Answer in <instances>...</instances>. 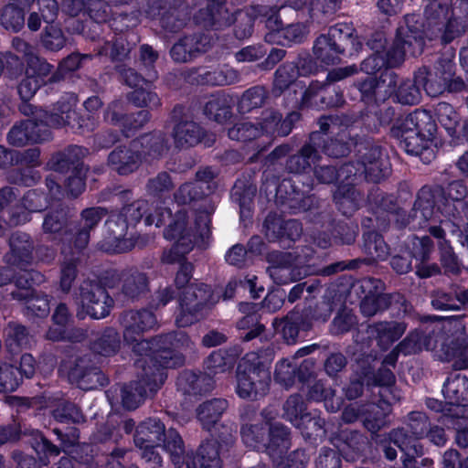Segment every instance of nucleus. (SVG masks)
<instances>
[{"label": "nucleus", "mask_w": 468, "mask_h": 468, "mask_svg": "<svg viewBox=\"0 0 468 468\" xmlns=\"http://www.w3.org/2000/svg\"><path fill=\"white\" fill-rule=\"evenodd\" d=\"M76 106L77 98L74 94L62 97L50 113L39 111L37 118L26 120L14 126L8 133L9 143L15 146H23L27 143L46 141L50 137L48 127L82 128L83 124L80 122L75 112Z\"/></svg>", "instance_id": "f03ea898"}, {"label": "nucleus", "mask_w": 468, "mask_h": 468, "mask_svg": "<svg viewBox=\"0 0 468 468\" xmlns=\"http://www.w3.org/2000/svg\"><path fill=\"white\" fill-rule=\"evenodd\" d=\"M397 76L388 69L381 72L378 80L367 77L359 84V90L364 98L374 97L376 101H385L396 90Z\"/></svg>", "instance_id": "412c9836"}, {"label": "nucleus", "mask_w": 468, "mask_h": 468, "mask_svg": "<svg viewBox=\"0 0 468 468\" xmlns=\"http://www.w3.org/2000/svg\"><path fill=\"white\" fill-rule=\"evenodd\" d=\"M40 41L45 48L58 51L65 47L67 38L59 27L48 25L41 35Z\"/></svg>", "instance_id": "8fccbe9b"}, {"label": "nucleus", "mask_w": 468, "mask_h": 468, "mask_svg": "<svg viewBox=\"0 0 468 468\" xmlns=\"http://www.w3.org/2000/svg\"><path fill=\"white\" fill-rule=\"evenodd\" d=\"M356 146L357 147L356 162L341 166L339 176L350 173L351 177H363L370 181L382 179L388 171L382 160L380 148L368 142L356 144Z\"/></svg>", "instance_id": "9b49d317"}, {"label": "nucleus", "mask_w": 468, "mask_h": 468, "mask_svg": "<svg viewBox=\"0 0 468 468\" xmlns=\"http://www.w3.org/2000/svg\"><path fill=\"white\" fill-rule=\"evenodd\" d=\"M342 0H311L310 16L319 22L333 16L341 6Z\"/></svg>", "instance_id": "603ef678"}, {"label": "nucleus", "mask_w": 468, "mask_h": 468, "mask_svg": "<svg viewBox=\"0 0 468 468\" xmlns=\"http://www.w3.org/2000/svg\"><path fill=\"white\" fill-rule=\"evenodd\" d=\"M53 417L59 422L79 423L83 420L80 410L72 403L58 400L52 411Z\"/></svg>", "instance_id": "6e6d98bb"}, {"label": "nucleus", "mask_w": 468, "mask_h": 468, "mask_svg": "<svg viewBox=\"0 0 468 468\" xmlns=\"http://www.w3.org/2000/svg\"><path fill=\"white\" fill-rule=\"evenodd\" d=\"M436 115L439 122L450 135H452L460 121L459 114L453 107L447 102H440L436 107Z\"/></svg>", "instance_id": "5fc2aeb1"}, {"label": "nucleus", "mask_w": 468, "mask_h": 468, "mask_svg": "<svg viewBox=\"0 0 468 468\" xmlns=\"http://www.w3.org/2000/svg\"><path fill=\"white\" fill-rule=\"evenodd\" d=\"M235 363V355L223 350L213 352L206 360L207 374L218 375L230 370Z\"/></svg>", "instance_id": "ea45409f"}, {"label": "nucleus", "mask_w": 468, "mask_h": 468, "mask_svg": "<svg viewBox=\"0 0 468 468\" xmlns=\"http://www.w3.org/2000/svg\"><path fill=\"white\" fill-rule=\"evenodd\" d=\"M32 437V447L39 456L41 465L48 463V456H57L59 450L52 445L38 431H32L29 434Z\"/></svg>", "instance_id": "49530a36"}, {"label": "nucleus", "mask_w": 468, "mask_h": 468, "mask_svg": "<svg viewBox=\"0 0 468 468\" xmlns=\"http://www.w3.org/2000/svg\"><path fill=\"white\" fill-rule=\"evenodd\" d=\"M308 71L303 69L301 70L293 64H286L280 67L275 74L274 80V91H280L286 89H292L296 93V88L301 90V100L303 105L307 106H326V107H338L343 103L342 95L336 93L335 99L327 101H324V94L328 92V88L320 86L318 84H312L308 89L304 90L305 84L301 81H296L300 74H307Z\"/></svg>", "instance_id": "6e6552de"}, {"label": "nucleus", "mask_w": 468, "mask_h": 468, "mask_svg": "<svg viewBox=\"0 0 468 468\" xmlns=\"http://www.w3.org/2000/svg\"><path fill=\"white\" fill-rule=\"evenodd\" d=\"M145 362L147 367H144V371L147 379L144 378L139 382H133L122 390V404L127 410L136 409L144 400L148 393H154L160 388L165 378L164 372L157 367L158 364H155L154 367L156 368L153 371L151 363Z\"/></svg>", "instance_id": "dca6fc26"}, {"label": "nucleus", "mask_w": 468, "mask_h": 468, "mask_svg": "<svg viewBox=\"0 0 468 468\" xmlns=\"http://www.w3.org/2000/svg\"><path fill=\"white\" fill-rule=\"evenodd\" d=\"M204 112L209 119L219 123L226 122L231 116L230 109L226 101L220 98L210 99L206 103Z\"/></svg>", "instance_id": "4d7b16f0"}, {"label": "nucleus", "mask_w": 468, "mask_h": 468, "mask_svg": "<svg viewBox=\"0 0 468 468\" xmlns=\"http://www.w3.org/2000/svg\"><path fill=\"white\" fill-rule=\"evenodd\" d=\"M170 211L159 206L158 201L151 204L146 200H138L122 207L120 211L112 212L106 221L110 232L109 246L104 250L111 252H125L132 250L134 242L126 239L128 229L133 227L144 216L146 225L160 227L165 218H169Z\"/></svg>", "instance_id": "20e7f679"}, {"label": "nucleus", "mask_w": 468, "mask_h": 468, "mask_svg": "<svg viewBox=\"0 0 468 468\" xmlns=\"http://www.w3.org/2000/svg\"><path fill=\"white\" fill-rule=\"evenodd\" d=\"M86 172L87 169L83 165L77 166L72 172V176L69 177L67 188L71 196L77 197L84 190Z\"/></svg>", "instance_id": "338daca9"}, {"label": "nucleus", "mask_w": 468, "mask_h": 468, "mask_svg": "<svg viewBox=\"0 0 468 468\" xmlns=\"http://www.w3.org/2000/svg\"><path fill=\"white\" fill-rule=\"evenodd\" d=\"M148 86L142 85L131 93V101L139 107H157L159 99L156 93L148 90Z\"/></svg>", "instance_id": "0e129e2a"}, {"label": "nucleus", "mask_w": 468, "mask_h": 468, "mask_svg": "<svg viewBox=\"0 0 468 468\" xmlns=\"http://www.w3.org/2000/svg\"><path fill=\"white\" fill-rule=\"evenodd\" d=\"M106 211L102 207H90L81 213V227L74 236V248L77 251L84 249L90 239V230L105 217Z\"/></svg>", "instance_id": "393cba45"}, {"label": "nucleus", "mask_w": 468, "mask_h": 468, "mask_svg": "<svg viewBox=\"0 0 468 468\" xmlns=\"http://www.w3.org/2000/svg\"><path fill=\"white\" fill-rule=\"evenodd\" d=\"M468 388V381L465 376L454 374L449 377L443 384L442 393L450 404H459Z\"/></svg>", "instance_id": "58836bf2"}, {"label": "nucleus", "mask_w": 468, "mask_h": 468, "mask_svg": "<svg viewBox=\"0 0 468 468\" xmlns=\"http://www.w3.org/2000/svg\"><path fill=\"white\" fill-rule=\"evenodd\" d=\"M77 305V315L80 318L88 315L93 319H101L110 314L113 300L99 283L84 282L80 287Z\"/></svg>", "instance_id": "4468645a"}, {"label": "nucleus", "mask_w": 468, "mask_h": 468, "mask_svg": "<svg viewBox=\"0 0 468 468\" xmlns=\"http://www.w3.org/2000/svg\"><path fill=\"white\" fill-rule=\"evenodd\" d=\"M165 238L175 240V244L168 251L164 252L163 261L173 263L180 261L182 257L192 250L197 242V237L186 228V215L178 211L175 219L165 230Z\"/></svg>", "instance_id": "2eb2a0df"}, {"label": "nucleus", "mask_w": 468, "mask_h": 468, "mask_svg": "<svg viewBox=\"0 0 468 468\" xmlns=\"http://www.w3.org/2000/svg\"><path fill=\"white\" fill-rule=\"evenodd\" d=\"M21 381L17 369L8 364L0 365V393L15 391Z\"/></svg>", "instance_id": "052dcab7"}, {"label": "nucleus", "mask_w": 468, "mask_h": 468, "mask_svg": "<svg viewBox=\"0 0 468 468\" xmlns=\"http://www.w3.org/2000/svg\"><path fill=\"white\" fill-rule=\"evenodd\" d=\"M420 27L421 24L419 23L417 16H406L404 25L398 28L395 41L385 53V57L380 51V48H384V43L381 36L378 35L376 39L368 43L375 53L363 60L361 70L367 75H372L385 66L396 67L399 65L407 54L411 56L420 54L424 46Z\"/></svg>", "instance_id": "7ed1b4c3"}, {"label": "nucleus", "mask_w": 468, "mask_h": 468, "mask_svg": "<svg viewBox=\"0 0 468 468\" xmlns=\"http://www.w3.org/2000/svg\"><path fill=\"white\" fill-rule=\"evenodd\" d=\"M452 75V65L448 64L447 71L439 80L426 69H420L416 72V82L422 86L426 93L431 97H436L442 93L447 82Z\"/></svg>", "instance_id": "c756f323"}, {"label": "nucleus", "mask_w": 468, "mask_h": 468, "mask_svg": "<svg viewBox=\"0 0 468 468\" xmlns=\"http://www.w3.org/2000/svg\"><path fill=\"white\" fill-rule=\"evenodd\" d=\"M376 380L378 385L385 387L380 391V395L384 397L386 400L383 401L385 408L380 405H369L370 412L374 413V416L368 414V416L365 417L364 421L365 426L372 432H376L386 423L385 417L389 411V404L391 403L388 399L387 392L390 391L388 387L393 384L395 378L390 369H381L379 370Z\"/></svg>", "instance_id": "6ab92c4d"}, {"label": "nucleus", "mask_w": 468, "mask_h": 468, "mask_svg": "<svg viewBox=\"0 0 468 468\" xmlns=\"http://www.w3.org/2000/svg\"><path fill=\"white\" fill-rule=\"evenodd\" d=\"M346 128L341 130V132L337 134L338 137L335 139H330V141L324 138V134L314 133L312 134L311 142L313 145H320V143H324L322 147L323 152L331 157H340L344 156L349 151V146L353 144L352 140L350 142H346L345 139L347 138V135H350V132L346 133Z\"/></svg>", "instance_id": "cd10ccee"}, {"label": "nucleus", "mask_w": 468, "mask_h": 468, "mask_svg": "<svg viewBox=\"0 0 468 468\" xmlns=\"http://www.w3.org/2000/svg\"><path fill=\"white\" fill-rule=\"evenodd\" d=\"M148 280L144 273L138 271H130L125 275L122 292L129 298H136L147 291Z\"/></svg>", "instance_id": "79ce46f5"}, {"label": "nucleus", "mask_w": 468, "mask_h": 468, "mask_svg": "<svg viewBox=\"0 0 468 468\" xmlns=\"http://www.w3.org/2000/svg\"><path fill=\"white\" fill-rule=\"evenodd\" d=\"M210 47V39L206 36H188L181 38L171 48V57L176 62H187Z\"/></svg>", "instance_id": "4be33fe9"}, {"label": "nucleus", "mask_w": 468, "mask_h": 468, "mask_svg": "<svg viewBox=\"0 0 468 468\" xmlns=\"http://www.w3.org/2000/svg\"><path fill=\"white\" fill-rule=\"evenodd\" d=\"M122 324L124 341L132 346L133 351L138 356L149 357L150 363L158 364L162 368H174L184 364L180 351L189 345L184 333H173L151 341L141 340L144 332L157 325V319L150 310L129 311L123 314Z\"/></svg>", "instance_id": "f257e3e1"}, {"label": "nucleus", "mask_w": 468, "mask_h": 468, "mask_svg": "<svg viewBox=\"0 0 468 468\" xmlns=\"http://www.w3.org/2000/svg\"><path fill=\"white\" fill-rule=\"evenodd\" d=\"M304 403L301 396L292 395L285 402L283 406V417L292 422L295 427L303 430H311L317 432L323 429L320 420L312 418L304 412Z\"/></svg>", "instance_id": "aec40b11"}, {"label": "nucleus", "mask_w": 468, "mask_h": 468, "mask_svg": "<svg viewBox=\"0 0 468 468\" xmlns=\"http://www.w3.org/2000/svg\"><path fill=\"white\" fill-rule=\"evenodd\" d=\"M69 314L65 304H59L55 310L53 314L54 327H51L48 333L47 337L53 341H58L66 338L65 327L69 322Z\"/></svg>", "instance_id": "09e8293b"}, {"label": "nucleus", "mask_w": 468, "mask_h": 468, "mask_svg": "<svg viewBox=\"0 0 468 468\" xmlns=\"http://www.w3.org/2000/svg\"><path fill=\"white\" fill-rule=\"evenodd\" d=\"M120 342L117 333L113 329H108L103 336L94 345V350L103 356H111L117 352Z\"/></svg>", "instance_id": "e2e57ef3"}, {"label": "nucleus", "mask_w": 468, "mask_h": 468, "mask_svg": "<svg viewBox=\"0 0 468 468\" xmlns=\"http://www.w3.org/2000/svg\"><path fill=\"white\" fill-rule=\"evenodd\" d=\"M266 98V91L262 87H253L242 95L239 108L242 112H248L262 105Z\"/></svg>", "instance_id": "13d9d810"}, {"label": "nucleus", "mask_w": 468, "mask_h": 468, "mask_svg": "<svg viewBox=\"0 0 468 468\" xmlns=\"http://www.w3.org/2000/svg\"><path fill=\"white\" fill-rule=\"evenodd\" d=\"M276 414V410L266 409L261 413L262 418L266 420L265 425L259 426L256 423L243 425L241 437L244 443L253 449H260L261 445L270 450L274 446L287 448L289 432L285 427L274 425L269 428L267 434V426Z\"/></svg>", "instance_id": "f8f14e48"}, {"label": "nucleus", "mask_w": 468, "mask_h": 468, "mask_svg": "<svg viewBox=\"0 0 468 468\" xmlns=\"http://www.w3.org/2000/svg\"><path fill=\"white\" fill-rule=\"evenodd\" d=\"M165 426L158 419H148L136 429L134 442L139 448L143 444H159L165 435Z\"/></svg>", "instance_id": "a878e982"}, {"label": "nucleus", "mask_w": 468, "mask_h": 468, "mask_svg": "<svg viewBox=\"0 0 468 468\" xmlns=\"http://www.w3.org/2000/svg\"><path fill=\"white\" fill-rule=\"evenodd\" d=\"M438 339L431 335H423L420 331L410 333L398 346V350L404 355L422 351L423 349H435Z\"/></svg>", "instance_id": "473e14b6"}, {"label": "nucleus", "mask_w": 468, "mask_h": 468, "mask_svg": "<svg viewBox=\"0 0 468 468\" xmlns=\"http://www.w3.org/2000/svg\"><path fill=\"white\" fill-rule=\"evenodd\" d=\"M235 36L239 39H244L251 36L253 31V17L243 11L236 13Z\"/></svg>", "instance_id": "69168bd1"}, {"label": "nucleus", "mask_w": 468, "mask_h": 468, "mask_svg": "<svg viewBox=\"0 0 468 468\" xmlns=\"http://www.w3.org/2000/svg\"><path fill=\"white\" fill-rule=\"evenodd\" d=\"M397 101L405 105H415L420 101L421 93L420 85L414 80H405L400 83L396 91Z\"/></svg>", "instance_id": "de8ad7c7"}, {"label": "nucleus", "mask_w": 468, "mask_h": 468, "mask_svg": "<svg viewBox=\"0 0 468 468\" xmlns=\"http://www.w3.org/2000/svg\"><path fill=\"white\" fill-rule=\"evenodd\" d=\"M354 29L348 24H336L330 27L326 35H321L314 42V55L316 60L324 65L336 63L340 55L351 45L350 55L361 48V42L353 36Z\"/></svg>", "instance_id": "1a4fd4ad"}, {"label": "nucleus", "mask_w": 468, "mask_h": 468, "mask_svg": "<svg viewBox=\"0 0 468 468\" xmlns=\"http://www.w3.org/2000/svg\"><path fill=\"white\" fill-rule=\"evenodd\" d=\"M0 22L5 29L17 32L25 24L23 11L13 5H8L0 14Z\"/></svg>", "instance_id": "3c124183"}, {"label": "nucleus", "mask_w": 468, "mask_h": 468, "mask_svg": "<svg viewBox=\"0 0 468 468\" xmlns=\"http://www.w3.org/2000/svg\"><path fill=\"white\" fill-rule=\"evenodd\" d=\"M309 398L314 400H324L328 411H336L341 408L342 401L339 398L335 399V391L324 388L322 382L315 383L309 391Z\"/></svg>", "instance_id": "a18cd8bd"}, {"label": "nucleus", "mask_w": 468, "mask_h": 468, "mask_svg": "<svg viewBox=\"0 0 468 468\" xmlns=\"http://www.w3.org/2000/svg\"><path fill=\"white\" fill-rule=\"evenodd\" d=\"M105 119L112 124L123 128L125 136H130L132 130L138 129L148 122L149 113L147 111L142 110L136 115L125 116L122 114V104L116 101L109 106Z\"/></svg>", "instance_id": "5701e85b"}, {"label": "nucleus", "mask_w": 468, "mask_h": 468, "mask_svg": "<svg viewBox=\"0 0 468 468\" xmlns=\"http://www.w3.org/2000/svg\"><path fill=\"white\" fill-rule=\"evenodd\" d=\"M184 111L185 109L182 106H176L173 112V118L176 122L173 135L175 143L178 147L193 146L201 142L203 135L200 126L191 121L184 113Z\"/></svg>", "instance_id": "a211bd4d"}, {"label": "nucleus", "mask_w": 468, "mask_h": 468, "mask_svg": "<svg viewBox=\"0 0 468 468\" xmlns=\"http://www.w3.org/2000/svg\"><path fill=\"white\" fill-rule=\"evenodd\" d=\"M435 124L432 122L431 115L426 111L416 110L403 118L396 127V135L401 137L410 133H418L421 131L422 135L433 134Z\"/></svg>", "instance_id": "b1692460"}, {"label": "nucleus", "mask_w": 468, "mask_h": 468, "mask_svg": "<svg viewBox=\"0 0 468 468\" xmlns=\"http://www.w3.org/2000/svg\"><path fill=\"white\" fill-rule=\"evenodd\" d=\"M408 428L407 431L399 429L392 431L390 440L406 455L403 459L404 468H414L412 463L415 456L421 454L417 440L427 435L430 422L425 414L415 412L410 416Z\"/></svg>", "instance_id": "ddd939ff"}, {"label": "nucleus", "mask_w": 468, "mask_h": 468, "mask_svg": "<svg viewBox=\"0 0 468 468\" xmlns=\"http://www.w3.org/2000/svg\"><path fill=\"white\" fill-rule=\"evenodd\" d=\"M261 131V136H267L270 139L272 136H286L291 133V126L288 121H282L281 115L272 111L267 110L262 112L258 122Z\"/></svg>", "instance_id": "c85d7f7f"}, {"label": "nucleus", "mask_w": 468, "mask_h": 468, "mask_svg": "<svg viewBox=\"0 0 468 468\" xmlns=\"http://www.w3.org/2000/svg\"><path fill=\"white\" fill-rule=\"evenodd\" d=\"M318 159V151L311 143L304 145L299 154L290 157L287 166L291 172L302 173L305 172L313 165H314Z\"/></svg>", "instance_id": "e433bc0d"}, {"label": "nucleus", "mask_w": 468, "mask_h": 468, "mask_svg": "<svg viewBox=\"0 0 468 468\" xmlns=\"http://www.w3.org/2000/svg\"><path fill=\"white\" fill-rule=\"evenodd\" d=\"M349 185L348 182L346 185L340 186L334 197L339 209L345 215H350L358 207L359 194Z\"/></svg>", "instance_id": "37998d69"}, {"label": "nucleus", "mask_w": 468, "mask_h": 468, "mask_svg": "<svg viewBox=\"0 0 468 468\" xmlns=\"http://www.w3.org/2000/svg\"><path fill=\"white\" fill-rule=\"evenodd\" d=\"M364 248L373 260H383L388 255V246L383 238L375 232L364 235Z\"/></svg>", "instance_id": "864d4df0"}, {"label": "nucleus", "mask_w": 468, "mask_h": 468, "mask_svg": "<svg viewBox=\"0 0 468 468\" xmlns=\"http://www.w3.org/2000/svg\"><path fill=\"white\" fill-rule=\"evenodd\" d=\"M6 347L11 353H17L29 344V338L24 326L10 324L5 329Z\"/></svg>", "instance_id": "c03bdc74"}, {"label": "nucleus", "mask_w": 468, "mask_h": 468, "mask_svg": "<svg viewBox=\"0 0 468 468\" xmlns=\"http://www.w3.org/2000/svg\"><path fill=\"white\" fill-rule=\"evenodd\" d=\"M423 133L421 131H418V133L403 134L399 137L401 147L410 154H421L430 146L431 137L433 136V134L423 136Z\"/></svg>", "instance_id": "a19ab883"}, {"label": "nucleus", "mask_w": 468, "mask_h": 468, "mask_svg": "<svg viewBox=\"0 0 468 468\" xmlns=\"http://www.w3.org/2000/svg\"><path fill=\"white\" fill-rule=\"evenodd\" d=\"M440 353L437 355L440 359L445 361H453V366L457 369L468 367V346L453 343L452 346L441 344Z\"/></svg>", "instance_id": "4c0bfd02"}, {"label": "nucleus", "mask_w": 468, "mask_h": 468, "mask_svg": "<svg viewBox=\"0 0 468 468\" xmlns=\"http://www.w3.org/2000/svg\"><path fill=\"white\" fill-rule=\"evenodd\" d=\"M228 408V401L223 399H213L202 403L197 410V414L202 426L211 431L219 421Z\"/></svg>", "instance_id": "bb28decb"}, {"label": "nucleus", "mask_w": 468, "mask_h": 468, "mask_svg": "<svg viewBox=\"0 0 468 468\" xmlns=\"http://www.w3.org/2000/svg\"><path fill=\"white\" fill-rule=\"evenodd\" d=\"M446 229H447L442 225H430L429 227V232L434 238L439 239V246L441 251V261L444 267L452 272H457L459 271L457 257L453 253L452 249L447 240L444 239Z\"/></svg>", "instance_id": "c9c22d12"}, {"label": "nucleus", "mask_w": 468, "mask_h": 468, "mask_svg": "<svg viewBox=\"0 0 468 468\" xmlns=\"http://www.w3.org/2000/svg\"><path fill=\"white\" fill-rule=\"evenodd\" d=\"M370 329L372 334H376L378 345L387 348L404 334L406 324L399 322H381L370 326Z\"/></svg>", "instance_id": "7c9ffc66"}, {"label": "nucleus", "mask_w": 468, "mask_h": 468, "mask_svg": "<svg viewBox=\"0 0 468 468\" xmlns=\"http://www.w3.org/2000/svg\"><path fill=\"white\" fill-rule=\"evenodd\" d=\"M308 34L306 25L303 23H296L282 27L278 31V37L275 34H267L265 39L271 43H277L280 45H289L301 43Z\"/></svg>", "instance_id": "2f4dec72"}, {"label": "nucleus", "mask_w": 468, "mask_h": 468, "mask_svg": "<svg viewBox=\"0 0 468 468\" xmlns=\"http://www.w3.org/2000/svg\"><path fill=\"white\" fill-rule=\"evenodd\" d=\"M52 66L43 59L33 58L30 67H27L26 77L18 85V93L24 101H29L39 89L48 80H53Z\"/></svg>", "instance_id": "f3484780"}, {"label": "nucleus", "mask_w": 468, "mask_h": 468, "mask_svg": "<svg viewBox=\"0 0 468 468\" xmlns=\"http://www.w3.org/2000/svg\"><path fill=\"white\" fill-rule=\"evenodd\" d=\"M264 228L266 229V236L269 239L273 240L280 236L283 235L282 229L289 239H294L301 235L302 228L298 221L288 220L282 225L280 219L275 218L268 217L264 222Z\"/></svg>", "instance_id": "72a5a7b5"}, {"label": "nucleus", "mask_w": 468, "mask_h": 468, "mask_svg": "<svg viewBox=\"0 0 468 468\" xmlns=\"http://www.w3.org/2000/svg\"><path fill=\"white\" fill-rule=\"evenodd\" d=\"M162 441L176 468H221L218 444L215 440L202 443L195 455L185 454L183 440L176 430H168Z\"/></svg>", "instance_id": "423d86ee"}, {"label": "nucleus", "mask_w": 468, "mask_h": 468, "mask_svg": "<svg viewBox=\"0 0 468 468\" xmlns=\"http://www.w3.org/2000/svg\"><path fill=\"white\" fill-rule=\"evenodd\" d=\"M221 289L211 288L206 284H190L186 287L179 300V313L176 323L185 327L192 324L200 317L199 312L203 307L217 303L220 297Z\"/></svg>", "instance_id": "9d476101"}, {"label": "nucleus", "mask_w": 468, "mask_h": 468, "mask_svg": "<svg viewBox=\"0 0 468 468\" xmlns=\"http://www.w3.org/2000/svg\"><path fill=\"white\" fill-rule=\"evenodd\" d=\"M60 371L62 374L67 375L70 382L78 384L81 388H90L85 378L91 380L93 378H96L99 380L100 378L96 372L85 369L83 359L63 363L60 367ZM90 388L92 387L90 386Z\"/></svg>", "instance_id": "f704fd0d"}, {"label": "nucleus", "mask_w": 468, "mask_h": 468, "mask_svg": "<svg viewBox=\"0 0 468 468\" xmlns=\"http://www.w3.org/2000/svg\"><path fill=\"white\" fill-rule=\"evenodd\" d=\"M261 136L259 126L251 122H240L229 130V137L236 141H250Z\"/></svg>", "instance_id": "680f3d73"}, {"label": "nucleus", "mask_w": 468, "mask_h": 468, "mask_svg": "<svg viewBox=\"0 0 468 468\" xmlns=\"http://www.w3.org/2000/svg\"><path fill=\"white\" fill-rule=\"evenodd\" d=\"M77 276L76 261L70 258L69 261H65L61 267L60 288L63 292H68Z\"/></svg>", "instance_id": "774afa93"}, {"label": "nucleus", "mask_w": 468, "mask_h": 468, "mask_svg": "<svg viewBox=\"0 0 468 468\" xmlns=\"http://www.w3.org/2000/svg\"><path fill=\"white\" fill-rule=\"evenodd\" d=\"M271 372L269 364L257 353L247 354L237 370L236 392L241 399H257L269 389Z\"/></svg>", "instance_id": "0eeeda50"}, {"label": "nucleus", "mask_w": 468, "mask_h": 468, "mask_svg": "<svg viewBox=\"0 0 468 468\" xmlns=\"http://www.w3.org/2000/svg\"><path fill=\"white\" fill-rule=\"evenodd\" d=\"M167 149L165 135L158 132L145 134L131 142L129 146L114 149L108 157L109 165L120 175H127L137 169L139 164L161 156Z\"/></svg>", "instance_id": "39448f33"}, {"label": "nucleus", "mask_w": 468, "mask_h": 468, "mask_svg": "<svg viewBox=\"0 0 468 468\" xmlns=\"http://www.w3.org/2000/svg\"><path fill=\"white\" fill-rule=\"evenodd\" d=\"M239 80L238 72L230 68L224 67L205 74L203 81L211 85H229Z\"/></svg>", "instance_id": "bf43d9fd"}]
</instances>
